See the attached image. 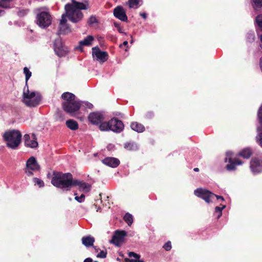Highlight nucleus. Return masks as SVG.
I'll return each mask as SVG.
<instances>
[{
    "instance_id": "2eb2a0df",
    "label": "nucleus",
    "mask_w": 262,
    "mask_h": 262,
    "mask_svg": "<svg viewBox=\"0 0 262 262\" xmlns=\"http://www.w3.org/2000/svg\"><path fill=\"white\" fill-rule=\"evenodd\" d=\"M250 169L253 174H257L262 171V160L256 158L252 159L250 162Z\"/></svg>"
},
{
    "instance_id": "a211bd4d",
    "label": "nucleus",
    "mask_w": 262,
    "mask_h": 262,
    "mask_svg": "<svg viewBox=\"0 0 262 262\" xmlns=\"http://www.w3.org/2000/svg\"><path fill=\"white\" fill-rule=\"evenodd\" d=\"M114 15L118 19L123 21H127V17L124 8L121 6H118L114 10Z\"/></svg>"
},
{
    "instance_id": "c9c22d12",
    "label": "nucleus",
    "mask_w": 262,
    "mask_h": 262,
    "mask_svg": "<svg viewBox=\"0 0 262 262\" xmlns=\"http://www.w3.org/2000/svg\"><path fill=\"white\" fill-rule=\"evenodd\" d=\"M255 35L253 32H250L247 34V40L249 42H252L254 40Z\"/></svg>"
},
{
    "instance_id": "6e6552de",
    "label": "nucleus",
    "mask_w": 262,
    "mask_h": 262,
    "mask_svg": "<svg viewBox=\"0 0 262 262\" xmlns=\"http://www.w3.org/2000/svg\"><path fill=\"white\" fill-rule=\"evenodd\" d=\"M92 55L93 58L101 62H104L107 60L108 54L106 52L101 51L98 47H95L92 49Z\"/></svg>"
},
{
    "instance_id": "20e7f679",
    "label": "nucleus",
    "mask_w": 262,
    "mask_h": 262,
    "mask_svg": "<svg viewBox=\"0 0 262 262\" xmlns=\"http://www.w3.org/2000/svg\"><path fill=\"white\" fill-rule=\"evenodd\" d=\"M41 101V96L38 92L31 91L28 86H25L23 95V102L28 106L35 107Z\"/></svg>"
},
{
    "instance_id": "c756f323",
    "label": "nucleus",
    "mask_w": 262,
    "mask_h": 262,
    "mask_svg": "<svg viewBox=\"0 0 262 262\" xmlns=\"http://www.w3.org/2000/svg\"><path fill=\"white\" fill-rule=\"evenodd\" d=\"M124 148L129 150H134L138 149V146L134 143H126L124 144Z\"/></svg>"
},
{
    "instance_id": "39448f33",
    "label": "nucleus",
    "mask_w": 262,
    "mask_h": 262,
    "mask_svg": "<svg viewBox=\"0 0 262 262\" xmlns=\"http://www.w3.org/2000/svg\"><path fill=\"white\" fill-rule=\"evenodd\" d=\"M194 193L198 197L201 198L205 200L207 203L212 202L214 198H216L217 200L220 201H224V199L222 196L215 195L206 189L202 188L196 189L194 190Z\"/></svg>"
},
{
    "instance_id": "a18cd8bd",
    "label": "nucleus",
    "mask_w": 262,
    "mask_h": 262,
    "mask_svg": "<svg viewBox=\"0 0 262 262\" xmlns=\"http://www.w3.org/2000/svg\"><path fill=\"white\" fill-rule=\"evenodd\" d=\"M92 261H93V260H92V258H87L84 259L83 262H92Z\"/></svg>"
},
{
    "instance_id": "b1692460",
    "label": "nucleus",
    "mask_w": 262,
    "mask_h": 262,
    "mask_svg": "<svg viewBox=\"0 0 262 262\" xmlns=\"http://www.w3.org/2000/svg\"><path fill=\"white\" fill-rule=\"evenodd\" d=\"M130 127L133 130L138 133H142L145 129V128L142 124L137 122L132 123L130 125Z\"/></svg>"
},
{
    "instance_id": "dca6fc26",
    "label": "nucleus",
    "mask_w": 262,
    "mask_h": 262,
    "mask_svg": "<svg viewBox=\"0 0 262 262\" xmlns=\"http://www.w3.org/2000/svg\"><path fill=\"white\" fill-rule=\"evenodd\" d=\"M260 126L257 127L258 135L256 137L257 142L262 146V104L260 107L257 114Z\"/></svg>"
},
{
    "instance_id": "2f4dec72",
    "label": "nucleus",
    "mask_w": 262,
    "mask_h": 262,
    "mask_svg": "<svg viewBox=\"0 0 262 262\" xmlns=\"http://www.w3.org/2000/svg\"><path fill=\"white\" fill-rule=\"evenodd\" d=\"M124 220L129 226H130L133 222V216L128 213L125 214Z\"/></svg>"
},
{
    "instance_id": "473e14b6",
    "label": "nucleus",
    "mask_w": 262,
    "mask_h": 262,
    "mask_svg": "<svg viewBox=\"0 0 262 262\" xmlns=\"http://www.w3.org/2000/svg\"><path fill=\"white\" fill-rule=\"evenodd\" d=\"M256 23L262 31V14L258 15L256 18Z\"/></svg>"
},
{
    "instance_id": "5701e85b",
    "label": "nucleus",
    "mask_w": 262,
    "mask_h": 262,
    "mask_svg": "<svg viewBox=\"0 0 262 262\" xmlns=\"http://www.w3.org/2000/svg\"><path fill=\"white\" fill-rule=\"evenodd\" d=\"M94 38L93 36L91 35L88 36L84 39L79 41V48L81 49V48L83 46H89L92 45V42L94 41ZM82 51V50H81Z\"/></svg>"
},
{
    "instance_id": "72a5a7b5",
    "label": "nucleus",
    "mask_w": 262,
    "mask_h": 262,
    "mask_svg": "<svg viewBox=\"0 0 262 262\" xmlns=\"http://www.w3.org/2000/svg\"><path fill=\"white\" fill-rule=\"evenodd\" d=\"M253 3V7L255 8H260L262 7V0H252Z\"/></svg>"
},
{
    "instance_id": "9b49d317",
    "label": "nucleus",
    "mask_w": 262,
    "mask_h": 262,
    "mask_svg": "<svg viewBox=\"0 0 262 262\" xmlns=\"http://www.w3.org/2000/svg\"><path fill=\"white\" fill-rule=\"evenodd\" d=\"M126 236V233L125 231L117 230L113 236L111 242L117 246H120L123 242L124 238Z\"/></svg>"
},
{
    "instance_id": "cd10ccee",
    "label": "nucleus",
    "mask_w": 262,
    "mask_h": 262,
    "mask_svg": "<svg viewBox=\"0 0 262 262\" xmlns=\"http://www.w3.org/2000/svg\"><path fill=\"white\" fill-rule=\"evenodd\" d=\"M221 207L217 206L215 208L214 215H216V218L219 219L222 215V210L225 208V205L221 204Z\"/></svg>"
},
{
    "instance_id": "79ce46f5",
    "label": "nucleus",
    "mask_w": 262,
    "mask_h": 262,
    "mask_svg": "<svg viewBox=\"0 0 262 262\" xmlns=\"http://www.w3.org/2000/svg\"><path fill=\"white\" fill-rule=\"evenodd\" d=\"M106 252H104V251H101L99 254H98V255H97V256L98 257H100V258H105L106 257Z\"/></svg>"
},
{
    "instance_id": "f8f14e48",
    "label": "nucleus",
    "mask_w": 262,
    "mask_h": 262,
    "mask_svg": "<svg viewBox=\"0 0 262 262\" xmlns=\"http://www.w3.org/2000/svg\"><path fill=\"white\" fill-rule=\"evenodd\" d=\"M226 156L227 158L225 159V162H229V164L226 165V168L228 170H233L235 169V166L242 164V162L238 159L232 160V153L231 152H227Z\"/></svg>"
},
{
    "instance_id": "4c0bfd02",
    "label": "nucleus",
    "mask_w": 262,
    "mask_h": 262,
    "mask_svg": "<svg viewBox=\"0 0 262 262\" xmlns=\"http://www.w3.org/2000/svg\"><path fill=\"white\" fill-rule=\"evenodd\" d=\"M88 23L89 25H92L97 23V19L95 16H91L89 19Z\"/></svg>"
},
{
    "instance_id": "aec40b11",
    "label": "nucleus",
    "mask_w": 262,
    "mask_h": 262,
    "mask_svg": "<svg viewBox=\"0 0 262 262\" xmlns=\"http://www.w3.org/2000/svg\"><path fill=\"white\" fill-rule=\"evenodd\" d=\"M102 163L110 167L115 168L117 167L119 163V160L115 158L107 157L102 160Z\"/></svg>"
},
{
    "instance_id": "393cba45",
    "label": "nucleus",
    "mask_w": 262,
    "mask_h": 262,
    "mask_svg": "<svg viewBox=\"0 0 262 262\" xmlns=\"http://www.w3.org/2000/svg\"><path fill=\"white\" fill-rule=\"evenodd\" d=\"M143 3L142 0H128V4L130 8L137 9Z\"/></svg>"
},
{
    "instance_id": "de8ad7c7",
    "label": "nucleus",
    "mask_w": 262,
    "mask_h": 262,
    "mask_svg": "<svg viewBox=\"0 0 262 262\" xmlns=\"http://www.w3.org/2000/svg\"><path fill=\"white\" fill-rule=\"evenodd\" d=\"M128 44V42L127 41H125L123 43V45L126 46Z\"/></svg>"
},
{
    "instance_id": "e433bc0d",
    "label": "nucleus",
    "mask_w": 262,
    "mask_h": 262,
    "mask_svg": "<svg viewBox=\"0 0 262 262\" xmlns=\"http://www.w3.org/2000/svg\"><path fill=\"white\" fill-rule=\"evenodd\" d=\"M34 182L35 184H37L39 187H41L44 186L43 182L42 180H41L38 178H34Z\"/></svg>"
},
{
    "instance_id": "0eeeda50",
    "label": "nucleus",
    "mask_w": 262,
    "mask_h": 262,
    "mask_svg": "<svg viewBox=\"0 0 262 262\" xmlns=\"http://www.w3.org/2000/svg\"><path fill=\"white\" fill-rule=\"evenodd\" d=\"M61 97L64 100L62 103L63 110L66 112H72L73 110H72L71 107H70V105L72 102L77 100L75 99V96L72 93L65 92L62 94Z\"/></svg>"
},
{
    "instance_id": "4468645a",
    "label": "nucleus",
    "mask_w": 262,
    "mask_h": 262,
    "mask_svg": "<svg viewBox=\"0 0 262 262\" xmlns=\"http://www.w3.org/2000/svg\"><path fill=\"white\" fill-rule=\"evenodd\" d=\"M110 125L111 126V130L116 133L121 132L124 127L122 122L116 118H113L110 120Z\"/></svg>"
},
{
    "instance_id": "a878e982",
    "label": "nucleus",
    "mask_w": 262,
    "mask_h": 262,
    "mask_svg": "<svg viewBox=\"0 0 262 262\" xmlns=\"http://www.w3.org/2000/svg\"><path fill=\"white\" fill-rule=\"evenodd\" d=\"M252 154V151L249 148H246L242 150L238 155L244 158L248 159Z\"/></svg>"
},
{
    "instance_id": "412c9836",
    "label": "nucleus",
    "mask_w": 262,
    "mask_h": 262,
    "mask_svg": "<svg viewBox=\"0 0 262 262\" xmlns=\"http://www.w3.org/2000/svg\"><path fill=\"white\" fill-rule=\"evenodd\" d=\"M81 105V102L79 100L74 101L73 102H71V104L70 105V107H71L72 110H73V111H72L73 112H67L70 114L71 116L76 117L77 114V112L80 107Z\"/></svg>"
},
{
    "instance_id": "09e8293b",
    "label": "nucleus",
    "mask_w": 262,
    "mask_h": 262,
    "mask_svg": "<svg viewBox=\"0 0 262 262\" xmlns=\"http://www.w3.org/2000/svg\"><path fill=\"white\" fill-rule=\"evenodd\" d=\"M194 170L195 171H198L199 170V169L198 168H194Z\"/></svg>"
},
{
    "instance_id": "ea45409f",
    "label": "nucleus",
    "mask_w": 262,
    "mask_h": 262,
    "mask_svg": "<svg viewBox=\"0 0 262 262\" xmlns=\"http://www.w3.org/2000/svg\"><path fill=\"white\" fill-rule=\"evenodd\" d=\"M163 248H164V249L165 250L169 251L171 249V242L169 241V242L166 243L164 245Z\"/></svg>"
},
{
    "instance_id": "37998d69",
    "label": "nucleus",
    "mask_w": 262,
    "mask_h": 262,
    "mask_svg": "<svg viewBox=\"0 0 262 262\" xmlns=\"http://www.w3.org/2000/svg\"><path fill=\"white\" fill-rule=\"evenodd\" d=\"M83 103L85 105V106L87 107H88L89 108H92L93 107V105L88 102H83Z\"/></svg>"
},
{
    "instance_id": "f03ea898",
    "label": "nucleus",
    "mask_w": 262,
    "mask_h": 262,
    "mask_svg": "<svg viewBox=\"0 0 262 262\" xmlns=\"http://www.w3.org/2000/svg\"><path fill=\"white\" fill-rule=\"evenodd\" d=\"M88 4L80 3L75 0H72L71 4H67L65 5L64 9L66 12V18L73 23H76L80 21L83 16L81 10L88 9Z\"/></svg>"
},
{
    "instance_id": "c85d7f7f",
    "label": "nucleus",
    "mask_w": 262,
    "mask_h": 262,
    "mask_svg": "<svg viewBox=\"0 0 262 262\" xmlns=\"http://www.w3.org/2000/svg\"><path fill=\"white\" fill-rule=\"evenodd\" d=\"M99 129L101 131H108L109 130H111L110 121L108 122H104L101 123L99 125Z\"/></svg>"
},
{
    "instance_id": "58836bf2",
    "label": "nucleus",
    "mask_w": 262,
    "mask_h": 262,
    "mask_svg": "<svg viewBox=\"0 0 262 262\" xmlns=\"http://www.w3.org/2000/svg\"><path fill=\"white\" fill-rule=\"evenodd\" d=\"M115 27L117 29L118 31L120 33H124L122 28L120 26V24L117 22L114 23Z\"/></svg>"
},
{
    "instance_id": "423d86ee",
    "label": "nucleus",
    "mask_w": 262,
    "mask_h": 262,
    "mask_svg": "<svg viewBox=\"0 0 262 262\" xmlns=\"http://www.w3.org/2000/svg\"><path fill=\"white\" fill-rule=\"evenodd\" d=\"M45 11H41L37 15V24L42 28L49 27L52 22V17L46 8H42Z\"/></svg>"
},
{
    "instance_id": "6ab92c4d",
    "label": "nucleus",
    "mask_w": 262,
    "mask_h": 262,
    "mask_svg": "<svg viewBox=\"0 0 262 262\" xmlns=\"http://www.w3.org/2000/svg\"><path fill=\"white\" fill-rule=\"evenodd\" d=\"M88 119L92 124H98L103 120V117L100 113L96 112L90 114Z\"/></svg>"
},
{
    "instance_id": "f257e3e1",
    "label": "nucleus",
    "mask_w": 262,
    "mask_h": 262,
    "mask_svg": "<svg viewBox=\"0 0 262 262\" xmlns=\"http://www.w3.org/2000/svg\"><path fill=\"white\" fill-rule=\"evenodd\" d=\"M51 183L54 186L67 191L70 190L74 186H78L79 190L84 192H89L91 188L89 184L74 180L70 173L54 172Z\"/></svg>"
},
{
    "instance_id": "49530a36",
    "label": "nucleus",
    "mask_w": 262,
    "mask_h": 262,
    "mask_svg": "<svg viewBox=\"0 0 262 262\" xmlns=\"http://www.w3.org/2000/svg\"><path fill=\"white\" fill-rule=\"evenodd\" d=\"M140 15L144 19L146 18V14L145 13H140Z\"/></svg>"
},
{
    "instance_id": "c03bdc74",
    "label": "nucleus",
    "mask_w": 262,
    "mask_h": 262,
    "mask_svg": "<svg viewBox=\"0 0 262 262\" xmlns=\"http://www.w3.org/2000/svg\"><path fill=\"white\" fill-rule=\"evenodd\" d=\"M125 262H136V260L130 259H128V258H126L125 259Z\"/></svg>"
},
{
    "instance_id": "f3484780",
    "label": "nucleus",
    "mask_w": 262,
    "mask_h": 262,
    "mask_svg": "<svg viewBox=\"0 0 262 262\" xmlns=\"http://www.w3.org/2000/svg\"><path fill=\"white\" fill-rule=\"evenodd\" d=\"M25 145L31 148H35L38 146V143L36 138L34 134L30 136L28 134H26L24 136Z\"/></svg>"
},
{
    "instance_id": "7ed1b4c3",
    "label": "nucleus",
    "mask_w": 262,
    "mask_h": 262,
    "mask_svg": "<svg viewBox=\"0 0 262 262\" xmlns=\"http://www.w3.org/2000/svg\"><path fill=\"white\" fill-rule=\"evenodd\" d=\"M21 137L20 131L16 129L6 130L3 135L7 146L12 149H15L19 146L21 143Z\"/></svg>"
},
{
    "instance_id": "a19ab883",
    "label": "nucleus",
    "mask_w": 262,
    "mask_h": 262,
    "mask_svg": "<svg viewBox=\"0 0 262 262\" xmlns=\"http://www.w3.org/2000/svg\"><path fill=\"white\" fill-rule=\"evenodd\" d=\"M128 256L130 257H134L137 259H139L140 257V255L137 254V253H135L133 252H129L128 253Z\"/></svg>"
},
{
    "instance_id": "9d476101",
    "label": "nucleus",
    "mask_w": 262,
    "mask_h": 262,
    "mask_svg": "<svg viewBox=\"0 0 262 262\" xmlns=\"http://www.w3.org/2000/svg\"><path fill=\"white\" fill-rule=\"evenodd\" d=\"M67 20L65 14H62L58 28V34L66 35L71 32V29L67 23Z\"/></svg>"
},
{
    "instance_id": "f704fd0d",
    "label": "nucleus",
    "mask_w": 262,
    "mask_h": 262,
    "mask_svg": "<svg viewBox=\"0 0 262 262\" xmlns=\"http://www.w3.org/2000/svg\"><path fill=\"white\" fill-rule=\"evenodd\" d=\"M75 196V199L79 203H82L84 201L85 199V195L83 194H82L80 196H77V193H75L74 194Z\"/></svg>"
},
{
    "instance_id": "4be33fe9",
    "label": "nucleus",
    "mask_w": 262,
    "mask_h": 262,
    "mask_svg": "<svg viewBox=\"0 0 262 262\" xmlns=\"http://www.w3.org/2000/svg\"><path fill=\"white\" fill-rule=\"evenodd\" d=\"M82 243L86 247H92L94 246V243L95 242V238L91 236H83L82 238Z\"/></svg>"
},
{
    "instance_id": "ddd939ff",
    "label": "nucleus",
    "mask_w": 262,
    "mask_h": 262,
    "mask_svg": "<svg viewBox=\"0 0 262 262\" xmlns=\"http://www.w3.org/2000/svg\"><path fill=\"white\" fill-rule=\"evenodd\" d=\"M54 51L56 54L59 57L65 56L67 52V49L63 47L61 40L59 38L56 39L54 41Z\"/></svg>"
},
{
    "instance_id": "1a4fd4ad",
    "label": "nucleus",
    "mask_w": 262,
    "mask_h": 262,
    "mask_svg": "<svg viewBox=\"0 0 262 262\" xmlns=\"http://www.w3.org/2000/svg\"><path fill=\"white\" fill-rule=\"evenodd\" d=\"M26 167L28 170L26 171L28 176H32L33 174L32 171H38L39 170L40 167L38 164L35 158L34 157H30L26 162Z\"/></svg>"
},
{
    "instance_id": "bb28decb",
    "label": "nucleus",
    "mask_w": 262,
    "mask_h": 262,
    "mask_svg": "<svg viewBox=\"0 0 262 262\" xmlns=\"http://www.w3.org/2000/svg\"><path fill=\"white\" fill-rule=\"evenodd\" d=\"M66 125L71 130H76L78 128L77 122L73 120L70 119L66 121Z\"/></svg>"
},
{
    "instance_id": "7c9ffc66",
    "label": "nucleus",
    "mask_w": 262,
    "mask_h": 262,
    "mask_svg": "<svg viewBox=\"0 0 262 262\" xmlns=\"http://www.w3.org/2000/svg\"><path fill=\"white\" fill-rule=\"evenodd\" d=\"M24 73L25 75V79H26V86L27 85L28 81L29 78L31 77L32 75V73L30 71V70L27 68L25 67L24 68Z\"/></svg>"
}]
</instances>
